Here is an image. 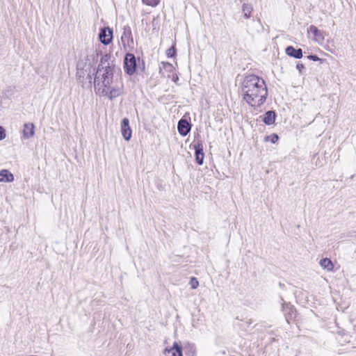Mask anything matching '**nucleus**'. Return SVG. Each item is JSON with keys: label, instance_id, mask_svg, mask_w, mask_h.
I'll return each instance as SVG.
<instances>
[{"label": "nucleus", "instance_id": "nucleus-7", "mask_svg": "<svg viewBox=\"0 0 356 356\" xmlns=\"http://www.w3.org/2000/svg\"><path fill=\"white\" fill-rule=\"evenodd\" d=\"M121 40L124 46H130L134 43L131 29L129 25L124 26Z\"/></svg>", "mask_w": 356, "mask_h": 356}, {"label": "nucleus", "instance_id": "nucleus-8", "mask_svg": "<svg viewBox=\"0 0 356 356\" xmlns=\"http://www.w3.org/2000/svg\"><path fill=\"white\" fill-rule=\"evenodd\" d=\"M121 133L125 140H129L131 138L132 131L129 126L128 118H123L121 122Z\"/></svg>", "mask_w": 356, "mask_h": 356}, {"label": "nucleus", "instance_id": "nucleus-24", "mask_svg": "<svg viewBox=\"0 0 356 356\" xmlns=\"http://www.w3.org/2000/svg\"><path fill=\"white\" fill-rule=\"evenodd\" d=\"M143 2L147 5L152 6H156L159 1V0H143Z\"/></svg>", "mask_w": 356, "mask_h": 356}, {"label": "nucleus", "instance_id": "nucleus-2", "mask_svg": "<svg viewBox=\"0 0 356 356\" xmlns=\"http://www.w3.org/2000/svg\"><path fill=\"white\" fill-rule=\"evenodd\" d=\"M110 60L111 55L102 56L100 63L95 69L93 83L96 93L99 95L107 94L106 88H109L113 83L114 73L120 71L119 67L111 63Z\"/></svg>", "mask_w": 356, "mask_h": 356}, {"label": "nucleus", "instance_id": "nucleus-6", "mask_svg": "<svg viewBox=\"0 0 356 356\" xmlns=\"http://www.w3.org/2000/svg\"><path fill=\"white\" fill-rule=\"evenodd\" d=\"M99 39L105 45L110 44L113 39V30L109 27L101 29L99 33Z\"/></svg>", "mask_w": 356, "mask_h": 356}, {"label": "nucleus", "instance_id": "nucleus-28", "mask_svg": "<svg viewBox=\"0 0 356 356\" xmlns=\"http://www.w3.org/2000/svg\"><path fill=\"white\" fill-rule=\"evenodd\" d=\"M164 67H167V68H172V65L169 63H163Z\"/></svg>", "mask_w": 356, "mask_h": 356}, {"label": "nucleus", "instance_id": "nucleus-29", "mask_svg": "<svg viewBox=\"0 0 356 356\" xmlns=\"http://www.w3.org/2000/svg\"><path fill=\"white\" fill-rule=\"evenodd\" d=\"M92 59L94 60V59H95V56H94V55H92Z\"/></svg>", "mask_w": 356, "mask_h": 356}, {"label": "nucleus", "instance_id": "nucleus-25", "mask_svg": "<svg viewBox=\"0 0 356 356\" xmlns=\"http://www.w3.org/2000/svg\"><path fill=\"white\" fill-rule=\"evenodd\" d=\"M6 137L5 129L0 126V140H3Z\"/></svg>", "mask_w": 356, "mask_h": 356}, {"label": "nucleus", "instance_id": "nucleus-16", "mask_svg": "<svg viewBox=\"0 0 356 356\" xmlns=\"http://www.w3.org/2000/svg\"><path fill=\"white\" fill-rule=\"evenodd\" d=\"M14 180L13 175L8 170L0 171V182H12Z\"/></svg>", "mask_w": 356, "mask_h": 356}, {"label": "nucleus", "instance_id": "nucleus-12", "mask_svg": "<svg viewBox=\"0 0 356 356\" xmlns=\"http://www.w3.org/2000/svg\"><path fill=\"white\" fill-rule=\"evenodd\" d=\"M259 118H262V122L266 125H271L275 123L276 113L273 111H268L266 112L264 115H261Z\"/></svg>", "mask_w": 356, "mask_h": 356}, {"label": "nucleus", "instance_id": "nucleus-14", "mask_svg": "<svg viewBox=\"0 0 356 356\" xmlns=\"http://www.w3.org/2000/svg\"><path fill=\"white\" fill-rule=\"evenodd\" d=\"M286 54L294 58H301L302 57V49H296L293 46H288L285 49Z\"/></svg>", "mask_w": 356, "mask_h": 356}, {"label": "nucleus", "instance_id": "nucleus-17", "mask_svg": "<svg viewBox=\"0 0 356 356\" xmlns=\"http://www.w3.org/2000/svg\"><path fill=\"white\" fill-rule=\"evenodd\" d=\"M308 32L312 33L315 38V40L317 41L324 40L323 33L320 30H318L316 26L314 25H311L309 27Z\"/></svg>", "mask_w": 356, "mask_h": 356}, {"label": "nucleus", "instance_id": "nucleus-22", "mask_svg": "<svg viewBox=\"0 0 356 356\" xmlns=\"http://www.w3.org/2000/svg\"><path fill=\"white\" fill-rule=\"evenodd\" d=\"M175 54H176V49H175L174 46H172V47L169 48L166 51V54H167L168 57H170V58H172V57L175 56Z\"/></svg>", "mask_w": 356, "mask_h": 356}, {"label": "nucleus", "instance_id": "nucleus-26", "mask_svg": "<svg viewBox=\"0 0 356 356\" xmlns=\"http://www.w3.org/2000/svg\"><path fill=\"white\" fill-rule=\"evenodd\" d=\"M307 58L313 61H318L321 60L318 56L314 54L309 55L308 56H307Z\"/></svg>", "mask_w": 356, "mask_h": 356}, {"label": "nucleus", "instance_id": "nucleus-15", "mask_svg": "<svg viewBox=\"0 0 356 356\" xmlns=\"http://www.w3.org/2000/svg\"><path fill=\"white\" fill-rule=\"evenodd\" d=\"M35 126L33 123H27L24 125L23 136L25 138H30L34 135Z\"/></svg>", "mask_w": 356, "mask_h": 356}, {"label": "nucleus", "instance_id": "nucleus-19", "mask_svg": "<svg viewBox=\"0 0 356 356\" xmlns=\"http://www.w3.org/2000/svg\"><path fill=\"white\" fill-rule=\"evenodd\" d=\"M184 348L186 356H195L196 355V348L193 343H188L185 345Z\"/></svg>", "mask_w": 356, "mask_h": 356}, {"label": "nucleus", "instance_id": "nucleus-13", "mask_svg": "<svg viewBox=\"0 0 356 356\" xmlns=\"http://www.w3.org/2000/svg\"><path fill=\"white\" fill-rule=\"evenodd\" d=\"M106 95H102L103 96H107L109 99L113 100V99L119 97L122 93V87H113L106 88Z\"/></svg>", "mask_w": 356, "mask_h": 356}, {"label": "nucleus", "instance_id": "nucleus-10", "mask_svg": "<svg viewBox=\"0 0 356 356\" xmlns=\"http://www.w3.org/2000/svg\"><path fill=\"white\" fill-rule=\"evenodd\" d=\"M177 129L181 136H186L191 131V124L187 120L181 119L178 122Z\"/></svg>", "mask_w": 356, "mask_h": 356}, {"label": "nucleus", "instance_id": "nucleus-11", "mask_svg": "<svg viewBox=\"0 0 356 356\" xmlns=\"http://www.w3.org/2000/svg\"><path fill=\"white\" fill-rule=\"evenodd\" d=\"M164 355L165 356H183L182 348L177 342H175L171 348L165 349Z\"/></svg>", "mask_w": 356, "mask_h": 356}, {"label": "nucleus", "instance_id": "nucleus-18", "mask_svg": "<svg viewBox=\"0 0 356 356\" xmlns=\"http://www.w3.org/2000/svg\"><path fill=\"white\" fill-rule=\"evenodd\" d=\"M319 264L323 268L326 269L328 271L332 270L334 268L332 261L328 258H323L321 259Z\"/></svg>", "mask_w": 356, "mask_h": 356}, {"label": "nucleus", "instance_id": "nucleus-21", "mask_svg": "<svg viewBox=\"0 0 356 356\" xmlns=\"http://www.w3.org/2000/svg\"><path fill=\"white\" fill-rule=\"evenodd\" d=\"M270 140V142L273 144L276 143L278 140H279V136L277 134H273L270 136H267L265 137V140L266 141H268V140Z\"/></svg>", "mask_w": 356, "mask_h": 356}, {"label": "nucleus", "instance_id": "nucleus-3", "mask_svg": "<svg viewBox=\"0 0 356 356\" xmlns=\"http://www.w3.org/2000/svg\"><path fill=\"white\" fill-rule=\"evenodd\" d=\"M89 60V56H87L85 60H79L76 65L77 81L82 83L83 86L87 87L91 86L93 83V76L95 72V67L90 62L88 63Z\"/></svg>", "mask_w": 356, "mask_h": 356}, {"label": "nucleus", "instance_id": "nucleus-4", "mask_svg": "<svg viewBox=\"0 0 356 356\" xmlns=\"http://www.w3.org/2000/svg\"><path fill=\"white\" fill-rule=\"evenodd\" d=\"M136 58L131 53L126 54L124 58V69L129 75L134 74L136 71Z\"/></svg>", "mask_w": 356, "mask_h": 356}, {"label": "nucleus", "instance_id": "nucleus-9", "mask_svg": "<svg viewBox=\"0 0 356 356\" xmlns=\"http://www.w3.org/2000/svg\"><path fill=\"white\" fill-rule=\"evenodd\" d=\"M195 149V161L197 164L202 165L204 162V154L203 152V145L202 142L198 140L197 143L194 145Z\"/></svg>", "mask_w": 356, "mask_h": 356}, {"label": "nucleus", "instance_id": "nucleus-30", "mask_svg": "<svg viewBox=\"0 0 356 356\" xmlns=\"http://www.w3.org/2000/svg\"><path fill=\"white\" fill-rule=\"evenodd\" d=\"M1 104H2V102H1V101L0 100V106H1Z\"/></svg>", "mask_w": 356, "mask_h": 356}, {"label": "nucleus", "instance_id": "nucleus-27", "mask_svg": "<svg viewBox=\"0 0 356 356\" xmlns=\"http://www.w3.org/2000/svg\"><path fill=\"white\" fill-rule=\"evenodd\" d=\"M296 69L298 70L300 73H302V70L305 69V66L302 63H298L296 65Z\"/></svg>", "mask_w": 356, "mask_h": 356}, {"label": "nucleus", "instance_id": "nucleus-1", "mask_svg": "<svg viewBox=\"0 0 356 356\" xmlns=\"http://www.w3.org/2000/svg\"><path fill=\"white\" fill-rule=\"evenodd\" d=\"M241 92L246 103L253 107L261 106L268 96L265 81L254 74L245 76L241 85Z\"/></svg>", "mask_w": 356, "mask_h": 356}, {"label": "nucleus", "instance_id": "nucleus-20", "mask_svg": "<svg viewBox=\"0 0 356 356\" xmlns=\"http://www.w3.org/2000/svg\"><path fill=\"white\" fill-rule=\"evenodd\" d=\"M253 10L252 6L248 3H243L242 6V11L243 13V17L245 19H248L251 16V13Z\"/></svg>", "mask_w": 356, "mask_h": 356}, {"label": "nucleus", "instance_id": "nucleus-5", "mask_svg": "<svg viewBox=\"0 0 356 356\" xmlns=\"http://www.w3.org/2000/svg\"><path fill=\"white\" fill-rule=\"evenodd\" d=\"M281 300L282 311L284 313L286 321L289 323L291 320L296 318V311L290 302H286L282 298H281Z\"/></svg>", "mask_w": 356, "mask_h": 356}, {"label": "nucleus", "instance_id": "nucleus-23", "mask_svg": "<svg viewBox=\"0 0 356 356\" xmlns=\"http://www.w3.org/2000/svg\"><path fill=\"white\" fill-rule=\"evenodd\" d=\"M190 284L191 286V288L195 289L198 286L199 282L195 277H191Z\"/></svg>", "mask_w": 356, "mask_h": 356}]
</instances>
